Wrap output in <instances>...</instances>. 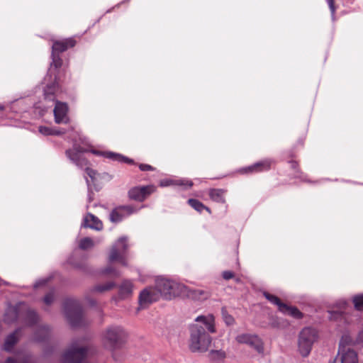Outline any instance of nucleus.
<instances>
[{
	"mask_svg": "<svg viewBox=\"0 0 363 363\" xmlns=\"http://www.w3.org/2000/svg\"><path fill=\"white\" fill-rule=\"evenodd\" d=\"M47 280H42V281H39L37 284H36V286H41V285H45L46 283H47Z\"/></svg>",
	"mask_w": 363,
	"mask_h": 363,
	"instance_id": "8fccbe9b",
	"label": "nucleus"
},
{
	"mask_svg": "<svg viewBox=\"0 0 363 363\" xmlns=\"http://www.w3.org/2000/svg\"><path fill=\"white\" fill-rule=\"evenodd\" d=\"M159 292L155 287H147L143 289L139 296V303L141 306H148L157 301L160 298Z\"/></svg>",
	"mask_w": 363,
	"mask_h": 363,
	"instance_id": "2eb2a0df",
	"label": "nucleus"
},
{
	"mask_svg": "<svg viewBox=\"0 0 363 363\" xmlns=\"http://www.w3.org/2000/svg\"><path fill=\"white\" fill-rule=\"evenodd\" d=\"M128 244L126 237L123 236L112 246L108 256L110 262H118L123 266H128Z\"/></svg>",
	"mask_w": 363,
	"mask_h": 363,
	"instance_id": "39448f33",
	"label": "nucleus"
},
{
	"mask_svg": "<svg viewBox=\"0 0 363 363\" xmlns=\"http://www.w3.org/2000/svg\"><path fill=\"white\" fill-rule=\"evenodd\" d=\"M326 1L328 4L332 16H334L337 9L335 4V0H326Z\"/></svg>",
	"mask_w": 363,
	"mask_h": 363,
	"instance_id": "c03bdc74",
	"label": "nucleus"
},
{
	"mask_svg": "<svg viewBox=\"0 0 363 363\" xmlns=\"http://www.w3.org/2000/svg\"><path fill=\"white\" fill-rule=\"evenodd\" d=\"M274 161L271 159H264L250 166L239 169V172L244 174H252L268 171L271 169Z\"/></svg>",
	"mask_w": 363,
	"mask_h": 363,
	"instance_id": "f8f14e48",
	"label": "nucleus"
},
{
	"mask_svg": "<svg viewBox=\"0 0 363 363\" xmlns=\"http://www.w3.org/2000/svg\"><path fill=\"white\" fill-rule=\"evenodd\" d=\"M94 245V241L91 238L86 237L82 238L79 243V247L81 250H86L87 249L93 247Z\"/></svg>",
	"mask_w": 363,
	"mask_h": 363,
	"instance_id": "f704fd0d",
	"label": "nucleus"
},
{
	"mask_svg": "<svg viewBox=\"0 0 363 363\" xmlns=\"http://www.w3.org/2000/svg\"><path fill=\"white\" fill-rule=\"evenodd\" d=\"M133 293V284L129 280L123 281L118 287V297L125 299L130 297Z\"/></svg>",
	"mask_w": 363,
	"mask_h": 363,
	"instance_id": "393cba45",
	"label": "nucleus"
},
{
	"mask_svg": "<svg viewBox=\"0 0 363 363\" xmlns=\"http://www.w3.org/2000/svg\"><path fill=\"white\" fill-rule=\"evenodd\" d=\"M54 299H55L54 292L50 291L45 296V297L43 298V301L46 305L50 306L53 303Z\"/></svg>",
	"mask_w": 363,
	"mask_h": 363,
	"instance_id": "58836bf2",
	"label": "nucleus"
},
{
	"mask_svg": "<svg viewBox=\"0 0 363 363\" xmlns=\"http://www.w3.org/2000/svg\"><path fill=\"white\" fill-rule=\"evenodd\" d=\"M138 167L139 169L143 172L154 171L155 169V167L147 164H139Z\"/></svg>",
	"mask_w": 363,
	"mask_h": 363,
	"instance_id": "79ce46f5",
	"label": "nucleus"
},
{
	"mask_svg": "<svg viewBox=\"0 0 363 363\" xmlns=\"http://www.w3.org/2000/svg\"><path fill=\"white\" fill-rule=\"evenodd\" d=\"M196 321L202 325L194 324L190 327L189 348L194 352H206L212 340L209 333H216L214 317L211 314L200 315L196 318Z\"/></svg>",
	"mask_w": 363,
	"mask_h": 363,
	"instance_id": "f03ea898",
	"label": "nucleus"
},
{
	"mask_svg": "<svg viewBox=\"0 0 363 363\" xmlns=\"http://www.w3.org/2000/svg\"><path fill=\"white\" fill-rule=\"evenodd\" d=\"M362 342H363V328L359 331L354 343H362Z\"/></svg>",
	"mask_w": 363,
	"mask_h": 363,
	"instance_id": "09e8293b",
	"label": "nucleus"
},
{
	"mask_svg": "<svg viewBox=\"0 0 363 363\" xmlns=\"http://www.w3.org/2000/svg\"><path fill=\"white\" fill-rule=\"evenodd\" d=\"M87 354L86 347H78L73 342L61 357L62 363H82Z\"/></svg>",
	"mask_w": 363,
	"mask_h": 363,
	"instance_id": "6e6552de",
	"label": "nucleus"
},
{
	"mask_svg": "<svg viewBox=\"0 0 363 363\" xmlns=\"http://www.w3.org/2000/svg\"><path fill=\"white\" fill-rule=\"evenodd\" d=\"M3 109H4V106L0 105V110H3Z\"/></svg>",
	"mask_w": 363,
	"mask_h": 363,
	"instance_id": "5fc2aeb1",
	"label": "nucleus"
},
{
	"mask_svg": "<svg viewBox=\"0 0 363 363\" xmlns=\"http://www.w3.org/2000/svg\"><path fill=\"white\" fill-rule=\"evenodd\" d=\"M318 337L317 331L312 328H303L299 335V340L313 344Z\"/></svg>",
	"mask_w": 363,
	"mask_h": 363,
	"instance_id": "b1692460",
	"label": "nucleus"
},
{
	"mask_svg": "<svg viewBox=\"0 0 363 363\" xmlns=\"http://www.w3.org/2000/svg\"><path fill=\"white\" fill-rule=\"evenodd\" d=\"M68 105L67 103L61 102L60 101H55V106L53 111L55 121L56 123H67L68 122Z\"/></svg>",
	"mask_w": 363,
	"mask_h": 363,
	"instance_id": "f3484780",
	"label": "nucleus"
},
{
	"mask_svg": "<svg viewBox=\"0 0 363 363\" xmlns=\"http://www.w3.org/2000/svg\"><path fill=\"white\" fill-rule=\"evenodd\" d=\"M85 172L87 174V175L91 179H94L95 178V176L96 174V172L89 167H86V169H85Z\"/></svg>",
	"mask_w": 363,
	"mask_h": 363,
	"instance_id": "de8ad7c7",
	"label": "nucleus"
},
{
	"mask_svg": "<svg viewBox=\"0 0 363 363\" xmlns=\"http://www.w3.org/2000/svg\"><path fill=\"white\" fill-rule=\"evenodd\" d=\"M91 201H92L91 194H89V203L91 202Z\"/></svg>",
	"mask_w": 363,
	"mask_h": 363,
	"instance_id": "864d4df0",
	"label": "nucleus"
},
{
	"mask_svg": "<svg viewBox=\"0 0 363 363\" xmlns=\"http://www.w3.org/2000/svg\"><path fill=\"white\" fill-rule=\"evenodd\" d=\"M223 317L224 319V321L228 325H231L234 323L235 320L233 317L231 315H229L226 313V311L223 309L222 310Z\"/></svg>",
	"mask_w": 363,
	"mask_h": 363,
	"instance_id": "4c0bfd02",
	"label": "nucleus"
},
{
	"mask_svg": "<svg viewBox=\"0 0 363 363\" xmlns=\"http://www.w3.org/2000/svg\"><path fill=\"white\" fill-rule=\"evenodd\" d=\"M313 344L306 342L298 339V349L301 355L304 357H307L312 349Z\"/></svg>",
	"mask_w": 363,
	"mask_h": 363,
	"instance_id": "7c9ffc66",
	"label": "nucleus"
},
{
	"mask_svg": "<svg viewBox=\"0 0 363 363\" xmlns=\"http://www.w3.org/2000/svg\"><path fill=\"white\" fill-rule=\"evenodd\" d=\"M65 316L73 328L86 325V322L83 315L81 303L74 299L67 298L63 303Z\"/></svg>",
	"mask_w": 363,
	"mask_h": 363,
	"instance_id": "20e7f679",
	"label": "nucleus"
},
{
	"mask_svg": "<svg viewBox=\"0 0 363 363\" xmlns=\"http://www.w3.org/2000/svg\"><path fill=\"white\" fill-rule=\"evenodd\" d=\"M328 363H337V358H335L333 360H330Z\"/></svg>",
	"mask_w": 363,
	"mask_h": 363,
	"instance_id": "603ef678",
	"label": "nucleus"
},
{
	"mask_svg": "<svg viewBox=\"0 0 363 363\" xmlns=\"http://www.w3.org/2000/svg\"><path fill=\"white\" fill-rule=\"evenodd\" d=\"M304 141H305V137H301L300 138L298 141H297V143L296 144V145L291 149V150H294V152L295 153V155H296V149L298 147H303V145H304Z\"/></svg>",
	"mask_w": 363,
	"mask_h": 363,
	"instance_id": "49530a36",
	"label": "nucleus"
},
{
	"mask_svg": "<svg viewBox=\"0 0 363 363\" xmlns=\"http://www.w3.org/2000/svg\"><path fill=\"white\" fill-rule=\"evenodd\" d=\"M236 340L239 343L249 345L259 353H262L264 351L263 342L257 335L250 334H241L237 336Z\"/></svg>",
	"mask_w": 363,
	"mask_h": 363,
	"instance_id": "4468645a",
	"label": "nucleus"
},
{
	"mask_svg": "<svg viewBox=\"0 0 363 363\" xmlns=\"http://www.w3.org/2000/svg\"><path fill=\"white\" fill-rule=\"evenodd\" d=\"M39 132L45 135H52V130L50 128L46 127V126H40Z\"/></svg>",
	"mask_w": 363,
	"mask_h": 363,
	"instance_id": "a18cd8bd",
	"label": "nucleus"
},
{
	"mask_svg": "<svg viewBox=\"0 0 363 363\" xmlns=\"http://www.w3.org/2000/svg\"><path fill=\"white\" fill-rule=\"evenodd\" d=\"M155 191V186L154 185L135 186L129 190L128 196L132 200L142 202Z\"/></svg>",
	"mask_w": 363,
	"mask_h": 363,
	"instance_id": "9b49d317",
	"label": "nucleus"
},
{
	"mask_svg": "<svg viewBox=\"0 0 363 363\" xmlns=\"http://www.w3.org/2000/svg\"><path fill=\"white\" fill-rule=\"evenodd\" d=\"M222 277L225 280H230L231 279H235V281L236 282L238 283V282L240 281V279L238 278V277H235V273L233 272H232V271H224V272H223Z\"/></svg>",
	"mask_w": 363,
	"mask_h": 363,
	"instance_id": "e433bc0d",
	"label": "nucleus"
},
{
	"mask_svg": "<svg viewBox=\"0 0 363 363\" xmlns=\"http://www.w3.org/2000/svg\"><path fill=\"white\" fill-rule=\"evenodd\" d=\"M68 263L74 268L82 270L84 272H87V264L84 261L75 262L72 257L69 258Z\"/></svg>",
	"mask_w": 363,
	"mask_h": 363,
	"instance_id": "72a5a7b5",
	"label": "nucleus"
},
{
	"mask_svg": "<svg viewBox=\"0 0 363 363\" xmlns=\"http://www.w3.org/2000/svg\"><path fill=\"white\" fill-rule=\"evenodd\" d=\"M352 342V339L348 335L342 336L339 346L338 355H341V363H358L357 352L350 349H346L344 344L349 345Z\"/></svg>",
	"mask_w": 363,
	"mask_h": 363,
	"instance_id": "1a4fd4ad",
	"label": "nucleus"
},
{
	"mask_svg": "<svg viewBox=\"0 0 363 363\" xmlns=\"http://www.w3.org/2000/svg\"><path fill=\"white\" fill-rule=\"evenodd\" d=\"M353 303L357 310L363 311V294L354 296Z\"/></svg>",
	"mask_w": 363,
	"mask_h": 363,
	"instance_id": "c9c22d12",
	"label": "nucleus"
},
{
	"mask_svg": "<svg viewBox=\"0 0 363 363\" xmlns=\"http://www.w3.org/2000/svg\"><path fill=\"white\" fill-rule=\"evenodd\" d=\"M296 157L294 150H290L287 152L288 162L290 169L292 170V173L289 174V179H299L302 182L311 183V182L308 179V176L301 169L298 162L294 160Z\"/></svg>",
	"mask_w": 363,
	"mask_h": 363,
	"instance_id": "9d476101",
	"label": "nucleus"
},
{
	"mask_svg": "<svg viewBox=\"0 0 363 363\" xmlns=\"http://www.w3.org/2000/svg\"><path fill=\"white\" fill-rule=\"evenodd\" d=\"M186 294L189 298L199 301H206L211 295L209 290L201 289H189Z\"/></svg>",
	"mask_w": 363,
	"mask_h": 363,
	"instance_id": "aec40b11",
	"label": "nucleus"
},
{
	"mask_svg": "<svg viewBox=\"0 0 363 363\" xmlns=\"http://www.w3.org/2000/svg\"><path fill=\"white\" fill-rule=\"evenodd\" d=\"M4 363H35V362L30 354L21 352L14 357H8Z\"/></svg>",
	"mask_w": 363,
	"mask_h": 363,
	"instance_id": "5701e85b",
	"label": "nucleus"
},
{
	"mask_svg": "<svg viewBox=\"0 0 363 363\" xmlns=\"http://www.w3.org/2000/svg\"><path fill=\"white\" fill-rule=\"evenodd\" d=\"M126 337L125 332L120 326H110L104 333V341L106 346L113 350L121 346Z\"/></svg>",
	"mask_w": 363,
	"mask_h": 363,
	"instance_id": "423d86ee",
	"label": "nucleus"
},
{
	"mask_svg": "<svg viewBox=\"0 0 363 363\" xmlns=\"http://www.w3.org/2000/svg\"><path fill=\"white\" fill-rule=\"evenodd\" d=\"M82 145L75 142L73 144L72 149H70L74 152H79L82 155L83 152H91L97 156H102L105 158L109 159L112 161H116L121 163H126L129 164H135L133 160L125 157L121 154L110 152V151H100L92 148L91 145L86 142H83Z\"/></svg>",
	"mask_w": 363,
	"mask_h": 363,
	"instance_id": "7ed1b4c3",
	"label": "nucleus"
},
{
	"mask_svg": "<svg viewBox=\"0 0 363 363\" xmlns=\"http://www.w3.org/2000/svg\"><path fill=\"white\" fill-rule=\"evenodd\" d=\"M187 203L199 213H201L203 210H206L209 213H211V210L208 206L196 199H188Z\"/></svg>",
	"mask_w": 363,
	"mask_h": 363,
	"instance_id": "c85d7f7f",
	"label": "nucleus"
},
{
	"mask_svg": "<svg viewBox=\"0 0 363 363\" xmlns=\"http://www.w3.org/2000/svg\"><path fill=\"white\" fill-rule=\"evenodd\" d=\"M137 209L133 206H120L115 208L110 213V220L113 223L121 222L124 218L135 213Z\"/></svg>",
	"mask_w": 363,
	"mask_h": 363,
	"instance_id": "ddd939ff",
	"label": "nucleus"
},
{
	"mask_svg": "<svg viewBox=\"0 0 363 363\" xmlns=\"http://www.w3.org/2000/svg\"><path fill=\"white\" fill-rule=\"evenodd\" d=\"M181 287L178 283L165 278H158L156 280L155 289L159 295L165 299H172L178 296L181 292Z\"/></svg>",
	"mask_w": 363,
	"mask_h": 363,
	"instance_id": "0eeeda50",
	"label": "nucleus"
},
{
	"mask_svg": "<svg viewBox=\"0 0 363 363\" xmlns=\"http://www.w3.org/2000/svg\"><path fill=\"white\" fill-rule=\"evenodd\" d=\"M24 303L20 302L15 306H9L6 311L4 320L11 323L16 321L21 322V314L23 312Z\"/></svg>",
	"mask_w": 363,
	"mask_h": 363,
	"instance_id": "dca6fc26",
	"label": "nucleus"
},
{
	"mask_svg": "<svg viewBox=\"0 0 363 363\" xmlns=\"http://www.w3.org/2000/svg\"><path fill=\"white\" fill-rule=\"evenodd\" d=\"M177 184L179 186H184L186 189L191 188L194 183L192 181L186 179H182L177 181Z\"/></svg>",
	"mask_w": 363,
	"mask_h": 363,
	"instance_id": "ea45409f",
	"label": "nucleus"
},
{
	"mask_svg": "<svg viewBox=\"0 0 363 363\" xmlns=\"http://www.w3.org/2000/svg\"><path fill=\"white\" fill-rule=\"evenodd\" d=\"M208 355L211 360L216 363L223 362L226 357L225 352L222 350H211Z\"/></svg>",
	"mask_w": 363,
	"mask_h": 363,
	"instance_id": "2f4dec72",
	"label": "nucleus"
},
{
	"mask_svg": "<svg viewBox=\"0 0 363 363\" xmlns=\"http://www.w3.org/2000/svg\"><path fill=\"white\" fill-rule=\"evenodd\" d=\"M50 335V330L48 326H40L35 333L34 340L38 342H45L49 340Z\"/></svg>",
	"mask_w": 363,
	"mask_h": 363,
	"instance_id": "bb28decb",
	"label": "nucleus"
},
{
	"mask_svg": "<svg viewBox=\"0 0 363 363\" xmlns=\"http://www.w3.org/2000/svg\"><path fill=\"white\" fill-rule=\"evenodd\" d=\"M280 312L296 319H301L303 316V314L296 307L286 303L281 306Z\"/></svg>",
	"mask_w": 363,
	"mask_h": 363,
	"instance_id": "cd10ccee",
	"label": "nucleus"
},
{
	"mask_svg": "<svg viewBox=\"0 0 363 363\" xmlns=\"http://www.w3.org/2000/svg\"><path fill=\"white\" fill-rule=\"evenodd\" d=\"M82 227L101 230L103 228V223L96 216L89 213L84 218Z\"/></svg>",
	"mask_w": 363,
	"mask_h": 363,
	"instance_id": "6ab92c4d",
	"label": "nucleus"
},
{
	"mask_svg": "<svg viewBox=\"0 0 363 363\" xmlns=\"http://www.w3.org/2000/svg\"><path fill=\"white\" fill-rule=\"evenodd\" d=\"M330 318L333 320H338V319L342 320V319L345 318L344 313L342 312H339V311L333 312L331 313Z\"/></svg>",
	"mask_w": 363,
	"mask_h": 363,
	"instance_id": "37998d69",
	"label": "nucleus"
},
{
	"mask_svg": "<svg viewBox=\"0 0 363 363\" xmlns=\"http://www.w3.org/2000/svg\"><path fill=\"white\" fill-rule=\"evenodd\" d=\"M227 192V190L223 189H210L208 190V196L210 199L215 202L225 203V195Z\"/></svg>",
	"mask_w": 363,
	"mask_h": 363,
	"instance_id": "a878e982",
	"label": "nucleus"
},
{
	"mask_svg": "<svg viewBox=\"0 0 363 363\" xmlns=\"http://www.w3.org/2000/svg\"><path fill=\"white\" fill-rule=\"evenodd\" d=\"M88 301H89V303L91 306H94V305H96V301L92 300V299H89V300H88Z\"/></svg>",
	"mask_w": 363,
	"mask_h": 363,
	"instance_id": "3c124183",
	"label": "nucleus"
},
{
	"mask_svg": "<svg viewBox=\"0 0 363 363\" xmlns=\"http://www.w3.org/2000/svg\"><path fill=\"white\" fill-rule=\"evenodd\" d=\"M77 45L74 37L62 40H53L51 51V59L48 75L50 82L44 87L43 95L45 101L55 102L57 98H62V85L67 82L66 69L63 67V60L60 55Z\"/></svg>",
	"mask_w": 363,
	"mask_h": 363,
	"instance_id": "f257e3e1",
	"label": "nucleus"
},
{
	"mask_svg": "<svg viewBox=\"0 0 363 363\" xmlns=\"http://www.w3.org/2000/svg\"><path fill=\"white\" fill-rule=\"evenodd\" d=\"M38 313L30 309L26 303L23 304V312L21 314V323L28 326H33L38 323Z\"/></svg>",
	"mask_w": 363,
	"mask_h": 363,
	"instance_id": "a211bd4d",
	"label": "nucleus"
},
{
	"mask_svg": "<svg viewBox=\"0 0 363 363\" xmlns=\"http://www.w3.org/2000/svg\"><path fill=\"white\" fill-rule=\"evenodd\" d=\"M263 296L272 304L277 306L278 307V310L280 311L281 306L284 304L281 299L273 294H271L270 293L267 291L263 292Z\"/></svg>",
	"mask_w": 363,
	"mask_h": 363,
	"instance_id": "473e14b6",
	"label": "nucleus"
},
{
	"mask_svg": "<svg viewBox=\"0 0 363 363\" xmlns=\"http://www.w3.org/2000/svg\"><path fill=\"white\" fill-rule=\"evenodd\" d=\"M65 155L79 167L84 168L86 169V167H89V160L82 155L79 154V152H74L71 150H67L65 151Z\"/></svg>",
	"mask_w": 363,
	"mask_h": 363,
	"instance_id": "412c9836",
	"label": "nucleus"
},
{
	"mask_svg": "<svg viewBox=\"0 0 363 363\" xmlns=\"http://www.w3.org/2000/svg\"><path fill=\"white\" fill-rule=\"evenodd\" d=\"M116 286V284L113 281H108L104 284H98L94 286L91 289L92 292L103 293L106 291H109Z\"/></svg>",
	"mask_w": 363,
	"mask_h": 363,
	"instance_id": "c756f323",
	"label": "nucleus"
},
{
	"mask_svg": "<svg viewBox=\"0 0 363 363\" xmlns=\"http://www.w3.org/2000/svg\"><path fill=\"white\" fill-rule=\"evenodd\" d=\"M20 333L21 329L18 328L9 334L5 339L2 349L8 352H11L19 340Z\"/></svg>",
	"mask_w": 363,
	"mask_h": 363,
	"instance_id": "4be33fe9",
	"label": "nucleus"
},
{
	"mask_svg": "<svg viewBox=\"0 0 363 363\" xmlns=\"http://www.w3.org/2000/svg\"><path fill=\"white\" fill-rule=\"evenodd\" d=\"M102 273L104 274H113L114 277H119L120 275L119 272L112 267H107L102 271Z\"/></svg>",
	"mask_w": 363,
	"mask_h": 363,
	"instance_id": "a19ab883",
	"label": "nucleus"
}]
</instances>
